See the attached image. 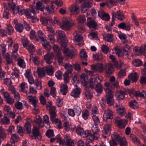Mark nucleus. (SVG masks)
<instances>
[{"instance_id":"obj_1","label":"nucleus","mask_w":146,"mask_h":146,"mask_svg":"<svg viewBox=\"0 0 146 146\" xmlns=\"http://www.w3.org/2000/svg\"><path fill=\"white\" fill-rule=\"evenodd\" d=\"M81 78L82 82L84 84L85 86L88 85L90 88L92 89L94 88H95L96 91L98 93H101L102 91V86L100 83L98 82V80H99L100 82L102 81L101 76H97L93 80V78H90L89 82H88V78L86 76L85 74H82L81 75Z\"/></svg>"},{"instance_id":"obj_2","label":"nucleus","mask_w":146,"mask_h":146,"mask_svg":"<svg viewBox=\"0 0 146 146\" xmlns=\"http://www.w3.org/2000/svg\"><path fill=\"white\" fill-rule=\"evenodd\" d=\"M110 83L106 82L104 84V90L106 93V102L109 105L111 106L114 103L113 98V92L111 90Z\"/></svg>"},{"instance_id":"obj_3","label":"nucleus","mask_w":146,"mask_h":146,"mask_svg":"<svg viewBox=\"0 0 146 146\" xmlns=\"http://www.w3.org/2000/svg\"><path fill=\"white\" fill-rule=\"evenodd\" d=\"M62 22L61 23L58 20L54 21V23L60 25V27L63 30L69 31L71 30V27L74 25L69 18L64 17L62 18Z\"/></svg>"},{"instance_id":"obj_4","label":"nucleus","mask_w":146,"mask_h":146,"mask_svg":"<svg viewBox=\"0 0 146 146\" xmlns=\"http://www.w3.org/2000/svg\"><path fill=\"white\" fill-rule=\"evenodd\" d=\"M128 94L131 98L135 96L136 99L138 101H141L142 100L146 99V90H143L141 92L139 91H135L131 89L128 90Z\"/></svg>"},{"instance_id":"obj_5","label":"nucleus","mask_w":146,"mask_h":146,"mask_svg":"<svg viewBox=\"0 0 146 146\" xmlns=\"http://www.w3.org/2000/svg\"><path fill=\"white\" fill-rule=\"evenodd\" d=\"M56 33L58 35L57 38V41L59 42L62 46H64V47H66V41L64 39V38L65 37L66 35L64 32L62 31H58Z\"/></svg>"},{"instance_id":"obj_6","label":"nucleus","mask_w":146,"mask_h":146,"mask_svg":"<svg viewBox=\"0 0 146 146\" xmlns=\"http://www.w3.org/2000/svg\"><path fill=\"white\" fill-rule=\"evenodd\" d=\"M75 35L74 38V40L76 45L80 46L83 44V39L82 35L78 33V31H75L74 33Z\"/></svg>"},{"instance_id":"obj_7","label":"nucleus","mask_w":146,"mask_h":146,"mask_svg":"<svg viewBox=\"0 0 146 146\" xmlns=\"http://www.w3.org/2000/svg\"><path fill=\"white\" fill-rule=\"evenodd\" d=\"M27 96L28 97L27 98L29 100V102L35 108H38V98L35 96H30L28 93H27Z\"/></svg>"},{"instance_id":"obj_8","label":"nucleus","mask_w":146,"mask_h":146,"mask_svg":"<svg viewBox=\"0 0 146 146\" xmlns=\"http://www.w3.org/2000/svg\"><path fill=\"white\" fill-rule=\"evenodd\" d=\"M24 76L25 78L27 79L29 84H33L34 83V80L30 69H27L26 70L24 73Z\"/></svg>"},{"instance_id":"obj_9","label":"nucleus","mask_w":146,"mask_h":146,"mask_svg":"<svg viewBox=\"0 0 146 146\" xmlns=\"http://www.w3.org/2000/svg\"><path fill=\"white\" fill-rule=\"evenodd\" d=\"M23 103L19 102H17L15 103V107L17 110H22L23 108L28 109L29 106L27 102L22 101Z\"/></svg>"},{"instance_id":"obj_10","label":"nucleus","mask_w":146,"mask_h":146,"mask_svg":"<svg viewBox=\"0 0 146 146\" xmlns=\"http://www.w3.org/2000/svg\"><path fill=\"white\" fill-rule=\"evenodd\" d=\"M128 90H122L117 91L115 94L116 98L119 100H122L124 99L125 94H127V92H128Z\"/></svg>"},{"instance_id":"obj_11","label":"nucleus","mask_w":146,"mask_h":146,"mask_svg":"<svg viewBox=\"0 0 146 146\" xmlns=\"http://www.w3.org/2000/svg\"><path fill=\"white\" fill-rule=\"evenodd\" d=\"M134 52L136 54H138L139 53L141 54H144L146 56V45H142L140 48L135 47L134 48Z\"/></svg>"},{"instance_id":"obj_12","label":"nucleus","mask_w":146,"mask_h":146,"mask_svg":"<svg viewBox=\"0 0 146 146\" xmlns=\"http://www.w3.org/2000/svg\"><path fill=\"white\" fill-rule=\"evenodd\" d=\"M115 123L119 128H124L127 124V120L125 119L118 120L115 119Z\"/></svg>"},{"instance_id":"obj_13","label":"nucleus","mask_w":146,"mask_h":146,"mask_svg":"<svg viewBox=\"0 0 146 146\" xmlns=\"http://www.w3.org/2000/svg\"><path fill=\"white\" fill-rule=\"evenodd\" d=\"M54 55L53 52L48 53L44 56V60L47 64H50L52 62V59Z\"/></svg>"},{"instance_id":"obj_14","label":"nucleus","mask_w":146,"mask_h":146,"mask_svg":"<svg viewBox=\"0 0 146 146\" xmlns=\"http://www.w3.org/2000/svg\"><path fill=\"white\" fill-rule=\"evenodd\" d=\"M64 142L67 146H75L74 141L71 139L69 135H66L64 137Z\"/></svg>"},{"instance_id":"obj_15","label":"nucleus","mask_w":146,"mask_h":146,"mask_svg":"<svg viewBox=\"0 0 146 146\" xmlns=\"http://www.w3.org/2000/svg\"><path fill=\"white\" fill-rule=\"evenodd\" d=\"M92 6V4L90 1H87L84 2L81 5V11L83 13H85L90 7Z\"/></svg>"},{"instance_id":"obj_16","label":"nucleus","mask_w":146,"mask_h":146,"mask_svg":"<svg viewBox=\"0 0 146 146\" xmlns=\"http://www.w3.org/2000/svg\"><path fill=\"white\" fill-rule=\"evenodd\" d=\"M91 68L92 70L95 71H98L100 72H102L104 71V68L102 63L97 64L96 65H93L91 66Z\"/></svg>"},{"instance_id":"obj_17","label":"nucleus","mask_w":146,"mask_h":146,"mask_svg":"<svg viewBox=\"0 0 146 146\" xmlns=\"http://www.w3.org/2000/svg\"><path fill=\"white\" fill-rule=\"evenodd\" d=\"M30 60L33 62L35 65L38 66L40 63L39 58L36 55L31 53L30 55Z\"/></svg>"},{"instance_id":"obj_18","label":"nucleus","mask_w":146,"mask_h":146,"mask_svg":"<svg viewBox=\"0 0 146 146\" xmlns=\"http://www.w3.org/2000/svg\"><path fill=\"white\" fill-rule=\"evenodd\" d=\"M40 21L42 24L44 25H52V19L51 18L46 19L44 17H41L40 19Z\"/></svg>"},{"instance_id":"obj_19","label":"nucleus","mask_w":146,"mask_h":146,"mask_svg":"<svg viewBox=\"0 0 146 146\" xmlns=\"http://www.w3.org/2000/svg\"><path fill=\"white\" fill-rule=\"evenodd\" d=\"M87 25L90 29L96 30L98 29V25L94 20H92L87 22Z\"/></svg>"},{"instance_id":"obj_20","label":"nucleus","mask_w":146,"mask_h":146,"mask_svg":"<svg viewBox=\"0 0 146 146\" xmlns=\"http://www.w3.org/2000/svg\"><path fill=\"white\" fill-rule=\"evenodd\" d=\"M63 52L65 56L68 58H72L75 55V53L73 50H69L67 48H65Z\"/></svg>"},{"instance_id":"obj_21","label":"nucleus","mask_w":146,"mask_h":146,"mask_svg":"<svg viewBox=\"0 0 146 146\" xmlns=\"http://www.w3.org/2000/svg\"><path fill=\"white\" fill-rule=\"evenodd\" d=\"M44 68L45 71L48 75L51 76L54 72V68L52 66L47 65L44 67Z\"/></svg>"},{"instance_id":"obj_22","label":"nucleus","mask_w":146,"mask_h":146,"mask_svg":"<svg viewBox=\"0 0 146 146\" xmlns=\"http://www.w3.org/2000/svg\"><path fill=\"white\" fill-rule=\"evenodd\" d=\"M9 5L12 13L13 15H16L18 13V9H17L18 6L16 7V4L13 3H11Z\"/></svg>"},{"instance_id":"obj_23","label":"nucleus","mask_w":146,"mask_h":146,"mask_svg":"<svg viewBox=\"0 0 146 146\" xmlns=\"http://www.w3.org/2000/svg\"><path fill=\"white\" fill-rule=\"evenodd\" d=\"M81 90L80 88H74L71 92V96L74 98L78 97L81 93Z\"/></svg>"},{"instance_id":"obj_24","label":"nucleus","mask_w":146,"mask_h":146,"mask_svg":"<svg viewBox=\"0 0 146 146\" xmlns=\"http://www.w3.org/2000/svg\"><path fill=\"white\" fill-rule=\"evenodd\" d=\"M98 125H93L92 127V130L93 133V135H94L96 137L98 138L100 135L99 133V129L98 128Z\"/></svg>"},{"instance_id":"obj_25","label":"nucleus","mask_w":146,"mask_h":146,"mask_svg":"<svg viewBox=\"0 0 146 146\" xmlns=\"http://www.w3.org/2000/svg\"><path fill=\"white\" fill-rule=\"evenodd\" d=\"M111 125L109 124L105 125L104 127V129L102 130L103 135H109L111 130Z\"/></svg>"},{"instance_id":"obj_26","label":"nucleus","mask_w":146,"mask_h":146,"mask_svg":"<svg viewBox=\"0 0 146 146\" xmlns=\"http://www.w3.org/2000/svg\"><path fill=\"white\" fill-rule=\"evenodd\" d=\"M79 6L74 4L70 8V11L73 14H77L79 13Z\"/></svg>"},{"instance_id":"obj_27","label":"nucleus","mask_w":146,"mask_h":146,"mask_svg":"<svg viewBox=\"0 0 146 146\" xmlns=\"http://www.w3.org/2000/svg\"><path fill=\"white\" fill-rule=\"evenodd\" d=\"M104 117L106 118L112 119L113 118V112L111 110H105Z\"/></svg>"},{"instance_id":"obj_28","label":"nucleus","mask_w":146,"mask_h":146,"mask_svg":"<svg viewBox=\"0 0 146 146\" xmlns=\"http://www.w3.org/2000/svg\"><path fill=\"white\" fill-rule=\"evenodd\" d=\"M60 92L63 95H66L68 91V86L66 84H64L60 86Z\"/></svg>"},{"instance_id":"obj_29","label":"nucleus","mask_w":146,"mask_h":146,"mask_svg":"<svg viewBox=\"0 0 146 146\" xmlns=\"http://www.w3.org/2000/svg\"><path fill=\"white\" fill-rule=\"evenodd\" d=\"M31 125L29 121H27L25 124L24 128V131L25 133H30L31 132Z\"/></svg>"},{"instance_id":"obj_30","label":"nucleus","mask_w":146,"mask_h":146,"mask_svg":"<svg viewBox=\"0 0 146 146\" xmlns=\"http://www.w3.org/2000/svg\"><path fill=\"white\" fill-rule=\"evenodd\" d=\"M85 90L86 91L84 93V95L86 98L88 100H91L93 97L92 93L87 88H86Z\"/></svg>"},{"instance_id":"obj_31","label":"nucleus","mask_w":146,"mask_h":146,"mask_svg":"<svg viewBox=\"0 0 146 146\" xmlns=\"http://www.w3.org/2000/svg\"><path fill=\"white\" fill-rule=\"evenodd\" d=\"M105 69L106 73L109 75L113 73V68L112 66L109 64H107L105 65Z\"/></svg>"},{"instance_id":"obj_32","label":"nucleus","mask_w":146,"mask_h":146,"mask_svg":"<svg viewBox=\"0 0 146 146\" xmlns=\"http://www.w3.org/2000/svg\"><path fill=\"white\" fill-rule=\"evenodd\" d=\"M63 125L65 128L66 131H69L70 129L72 131L75 130V126L74 125H73L72 126H70L68 122H64Z\"/></svg>"},{"instance_id":"obj_33","label":"nucleus","mask_w":146,"mask_h":146,"mask_svg":"<svg viewBox=\"0 0 146 146\" xmlns=\"http://www.w3.org/2000/svg\"><path fill=\"white\" fill-rule=\"evenodd\" d=\"M45 71L44 67L43 68H37V71L38 76L40 77H42L45 76Z\"/></svg>"},{"instance_id":"obj_34","label":"nucleus","mask_w":146,"mask_h":146,"mask_svg":"<svg viewBox=\"0 0 146 146\" xmlns=\"http://www.w3.org/2000/svg\"><path fill=\"white\" fill-rule=\"evenodd\" d=\"M35 121L36 125L40 127H42L44 126V124L42 122V119L40 115H38Z\"/></svg>"},{"instance_id":"obj_35","label":"nucleus","mask_w":146,"mask_h":146,"mask_svg":"<svg viewBox=\"0 0 146 146\" xmlns=\"http://www.w3.org/2000/svg\"><path fill=\"white\" fill-rule=\"evenodd\" d=\"M19 87L20 88V90L21 92H25L28 88V85L25 82H22L20 84Z\"/></svg>"},{"instance_id":"obj_36","label":"nucleus","mask_w":146,"mask_h":146,"mask_svg":"<svg viewBox=\"0 0 146 146\" xmlns=\"http://www.w3.org/2000/svg\"><path fill=\"white\" fill-rule=\"evenodd\" d=\"M42 45L46 50H49L51 49V47L46 39L42 40Z\"/></svg>"},{"instance_id":"obj_37","label":"nucleus","mask_w":146,"mask_h":146,"mask_svg":"<svg viewBox=\"0 0 146 146\" xmlns=\"http://www.w3.org/2000/svg\"><path fill=\"white\" fill-rule=\"evenodd\" d=\"M7 116V114H5L4 117L1 119V123L2 124H9L10 123V119Z\"/></svg>"},{"instance_id":"obj_38","label":"nucleus","mask_w":146,"mask_h":146,"mask_svg":"<svg viewBox=\"0 0 146 146\" xmlns=\"http://www.w3.org/2000/svg\"><path fill=\"white\" fill-rule=\"evenodd\" d=\"M86 138L87 140L89 142H92L94 140L98 139V138L96 137L94 135L91 133L88 134Z\"/></svg>"},{"instance_id":"obj_39","label":"nucleus","mask_w":146,"mask_h":146,"mask_svg":"<svg viewBox=\"0 0 146 146\" xmlns=\"http://www.w3.org/2000/svg\"><path fill=\"white\" fill-rule=\"evenodd\" d=\"M6 32L9 35H12L14 32V29L13 26L10 25H7L6 28Z\"/></svg>"},{"instance_id":"obj_40","label":"nucleus","mask_w":146,"mask_h":146,"mask_svg":"<svg viewBox=\"0 0 146 146\" xmlns=\"http://www.w3.org/2000/svg\"><path fill=\"white\" fill-rule=\"evenodd\" d=\"M138 75L136 72L130 74L128 76L129 79L133 81H137L138 79Z\"/></svg>"},{"instance_id":"obj_41","label":"nucleus","mask_w":146,"mask_h":146,"mask_svg":"<svg viewBox=\"0 0 146 146\" xmlns=\"http://www.w3.org/2000/svg\"><path fill=\"white\" fill-rule=\"evenodd\" d=\"M129 105L132 109H135L139 108L138 105L135 100L130 102Z\"/></svg>"},{"instance_id":"obj_42","label":"nucleus","mask_w":146,"mask_h":146,"mask_svg":"<svg viewBox=\"0 0 146 146\" xmlns=\"http://www.w3.org/2000/svg\"><path fill=\"white\" fill-rule=\"evenodd\" d=\"M143 73V75L141 77L140 83L142 85H146V72Z\"/></svg>"},{"instance_id":"obj_43","label":"nucleus","mask_w":146,"mask_h":146,"mask_svg":"<svg viewBox=\"0 0 146 146\" xmlns=\"http://www.w3.org/2000/svg\"><path fill=\"white\" fill-rule=\"evenodd\" d=\"M21 40L23 47H26L29 43L27 38L25 36H22L21 38Z\"/></svg>"},{"instance_id":"obj_44","label":"nucleus","mask_w":146,"mask_h":146,"mask_svg":"<svg viewBox=\"0 0 146 146\" xmlns=\"http://www.w3.org/2000/svg\"><path fill=\"white\" fill-rule=\"evenodd\" d=\"M65 69L67 70V72L71 73L73 70V67L70 64L68 63L66 64L64 66Z\"/></svg>"},{"instance_id":"obj_45","label":"nucleus","mask_w":146,"mask_h":146,"mask_svg":"<svg viewBox=\"0 0 146 146\" xmlns=\"http://www.w3.org/2000/svg\"><path fill=\"white\" fill-rule=\"evenodd\" d=\"M19 70L17 68L15 67L13 69V72L11 74L13 76H15L17 78H18L19 77Z\"/></svg>"},{"instance_id":"obj_46","label":"nucleus","mask_w":146,"mask_h":146,"mask_svg":"<svg viewBox=\"0 0 146 146\" xmlns=\"http://www.w3.org/2000/svg\"><path fill=\"white\" fill-rule=\"evenodd\" d=\"M50 116V119L51 121L53 122L54 120L56 119V113L55 110H50L49 112Z\"/></svg>"},{"instance_id":"obj_47","label":"nucleus","mask_w":146,"mask_h":146,"mask_svg":"<svg viewBox=\"0 0 146 146\" xmlns=\"http://www.w3.org/2000/svg\"><path fill=\"white\" fill-rule=\"evenodd\" d=\"M19 137L15 134H13L11 135L10 141L11 143H14L19 141Z\"/></svg>"},{"instance_id":"obj_48","label":"nucleus","mask_w":146,"mask_h":146,"mask_svg":"<svg viewBox=\"0 0 146 146\" xmlns=\"http://www.w3.org/2000/svg\"><path fill=\"white\" fill-rule=\"evenodd\" d=\"M17 61V64L19 66L23 68H25L26 67V64L24 60L20 58Z\"/></svg>"},{"instance_id":"obj_49","label":"nucleus","mask_w":146,"mask_h":146,"mask_svg":"<svg viewBox=\"0 0 146 146\" xmlns=\"http://www.w3.org/2000/svg\"><path fill=\"white\" fill-rule=\"evenodd\" d=\"M111 138L112 139H113L114 141L116 140L118 142L122 138L117 133H115L113 134L111 136Z\"/></svg>"},{"instance_id":"obj_50","label":"nucleus","mask_w":146,"mask_h":146,"mask_svg":"<svg viewBox=\"0 0 146 146\" xmlns=\"http://www.w3.org/2000/svg\"><path fill=\"white\" fill-rule=\"evenodd\" d=\"M86 19L85 16L84 15H80L77 18V21L78 23H83L86 21Z\"/></svg>"},{"instance_id":"obj_51","label":"nucleus","mask_w":146,"mask_h":146,"mask_svg":"<svg viewBox=\"0 0 146 146\" xmlns=\"http://www.w3.org/2000/svg\"><path fill=\"white\" fill-rule=\"evenodd\" d=\"M133 64L135 66L139 67L143 64V62L139 59H135L132 62Z\"/></svg>"},{"instance_id":"obj_52","label":"nucleus","mask_w":146,"mask_h":146,"mask_svg":"<svg viewBox=\"0 0 146 146\" xmlns=\"http://www.w3.org/2000/svg\"><path fill=\"white\" fill-rule=\"evenodd\" d=\"M0 92L3 96L5 100L11 96L10 94L8 92L5 91L4 89H1Z\"/></svg>"},{"instance_id":"obj_53","label":"nucleus","mask_w":146,"mask_h":146,"mask_svg":"<svg viewBox=\"0 0 146 146\" xmlns=\"http://www.w3.org/2000/svg\"><path fill=\"white\" fill-rule=\"evenodd\" d=\"M15 28L16 31L19 33L22 32L23 30V26L21 24L19 23L15 25Z\"/></svg>"},{"instance_id":"obj_54","label":"nucleus","mask_w":146,"mask_h":146,"mask_svg":"<svg viewBox=\"0 0 146 146\" xmlns=\"http://www.w3.org/2000/svg\"><path fill=\"white\" fill-rule=\"evenodd\" d=\"M36 8L38 10H40L42 11H43L45 9V7L42 3L40 1L37 2L36 4Z\"/></svg>"},{"instance_id":"obj_55","label":"nucleus","mask_w":146,"mask_h":146,"mask_svg":"<svg viewBox=\"0 0 146 146\" xmlns=\"http://www.w3.org/2000/svg\"><path fill=\"white\" fill-rule=\"evenodd\" d=\"M32 133L35 137H37L39 136L40 135V133L39 131V129L34 126V129Z\"/></svg>"},{"instance_id":"obj_56","label":"nucleus","mask_w":146,"mask_h":146,"mask_svg":"<svg viewBox=\"0 0 146 146\" xmlns=\"http://www.w3.org/2000/svg\"><path fill=\"white\" fill-rule=\"evenodd\" d=\"M52 123H55L58 127L59 129H61L62 127V122L59 119L56 118L54 120Z\"/></svg>"},{"instance_id":"obj_57","label":"nucleus","mask_w":146,"mask_h":146,"mask_svg":"<svg viewBox=\"0 0 146 146\" xmlns=\"http://www.w3.org/2000/svg\"><path fill=\"white\" fill-rule=\"evenodd\" d=\"M37 34L38 37L41 39L42 41L46 39V36L41 30L38 31Z\"/></svg>"},{"instance_id":"obj_58","label":"nucleus","mask_w":146,"mask_h":146,"mask_svg":"<svg viewBox=\"0 0 146 146\" xmlns=\"http://www.w3.org/2000/svg\"><path fill=\"white\" fill-rule=\"evenodd\" d=\"M46 135L48 138L52 137L54 135V131L52 129H49L46 131Z\"/></svg>"},{"instance_id":"obj_59","label":"nucleus","mask_w":146,"mask_h":146,"mask_svg":"<svg viewBox=\"0 0 146 146\" xmlns=\"http://www.w3.org/2000/svg\"><path fill=\"white\" fill-rule=\"evenodd\" d=\"M93 58L94 60L98 61L102 59L103 58V57L101 53H98L93 54Z\"/></svg>"},{"instance_id":"obj_60","label":"nucleus","mask_w":146,"mask_h":146,"mask_svg":"<svg viewBox=\"0 0 146 146\" xmlns=\"http://www.w3.org/2000/svg\"><path fill=\"white\" fill-rule=\"evenodd\" d=\"M6 111L7 112V113L6 114L7 116H9L13 118H15V117L16 114L13 110H6Z\"/></svg>"},{"instance_id":"obj_61","label":"nucleus","mask_w":146,"mask_h":146,"mask_svg":"<svg viewBox=\"0 0 146 146\" xmlns=\"http://www.w3.org/2000/svg\"><path fill=\"white\" fill-rule=\"evenodd\" d=\"M117 18L119 20L122 21L124 19L125 17L124 15L121 14V11L119 10L117 11Z\"/></svg>"},{"instance_id":"obj_62","label":"nucleus","mask_w":146,"mask_h":146,"mask_svg":"<svg viewBox=\"0 0 146 146\" xmlns=\"http://www.w3.org/2000/svg\"><path fill=\"white\" fill-rule=\"evenodd\" d=\"M26 48L29 52L30 53L34 52L35 51V48L32 44H29Z\"/></svg>"},{"instance_id":"obj_63","label":"nucleus","mask_w":146,"mask_h":146,"mask_svg":"<svg viewBox=\"0 0 146 146\" xmlns=\"http://www.w3.org/2000/svg\"><path fill=\"white\" fill-rule=\"evenodd\" d=\"M34 84L36 86V88L38 90H40L42 89L41 82L37 79H36L34 80Z\"/></svg>"},{"instance_id":"obj_64","label":"nucleus","mask_w":146,"mask_h":146,"mask_svg":"<svg viewBox=\"0 0 146 146\" xmlns=\"http://www.w3.org/2000/svg\"><path fill=\"white\" fill-rule=\"evenodd\" d=\"M119 143L120 146H127V142L126 138L123 137L118 142Z\"/></svg>"}]
</instances>
